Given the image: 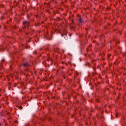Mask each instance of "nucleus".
I'll return each instance as SVG.
<instances>
[{
  "label": "nucleus",
  "instance_id": "obj_1",
  "mask_svg": "<svg viewBox=\"0 0 126 126\" xmlns=\"http://www.w3.org/2000/svg\"><path fill=\"white\" fill-rule=\"evenodd\" d=\"M23 25H24V27L23 28V30H24V29L26 28V27H28V26H29V22H28V21H25L23 22Z\"/></svg>",
  "mask_w": 126,
  "mask_h": 126
},
{
  "label": "nucleus",
  "instance_id": "obj_2",
  "mask_svg": "<svg viewBox=\"0 0 126 126\" xmlns=\"http://www.w3.org/2000/svg\"><path fill=\"white\" fill-rule=\"evenodd\" d=\"M45 39H46V40H52V38H51V36H49L48 34L46 36L44 37Z\"/></svg>",
  "mask_w": 126,
  "mask_h": 126
},
{
  "label": "nucleus",
  "instance_id": "obj_3",
  "mask_svg": "<svg viewBox=\"0 0 126 126\" xmlns=\"http://www.w3.org/2000/svg\"><path fill=\"white\" fill-rule=\"evenodd\" d=\"M83 21V20L81 18H80L78 21V23H79V24H80V23H82Z\"/></svg>",
  "mask_w": 126,
  "mask_h": 126
},
{
  "label": "nucleus",
  "instance_id": "obj_4",
  "mask_svg": "<svg viewBox=\"0 0 126 126\" xmlns=\"http://www.w3.org/2000/svg\"><path fill=\"white\" fill-rule=\"evenodd\" d=\"M23 65H24V67H26V66H28V65H29V64H28V63H24Z\"/></svg>",
  "mask_w": 126,
  "mask_h": 126
},
{
  "label": "nucleus",
  "instance_id": "obj_5",
  "mask_svg": "<svg viewBox=\"0 0 126 126\" xmlns=\"http://www.w3.org/2000/svg\"><path fill=\"white\" fill-rule=\"evenodd\" d=\"M1 62H4V59L2 60Z\"/></svg>",
  "mask_w": 126,
  "mask_h": 126
},
{
  "label": "nucleus",
  "instance_id": "obj_6",
  "mask_svg": "<svg viewBox=\"0 0 126 126\" xmlns=\"http://www.w3.org/2000/svg\"><path fill=\"white\" fill-rule=\"evenodd\" d=\"M116 118H118V115H116Z\"/></svg>",
  "mask_w": 126,
  "mask_h": 126
}]
</instances>
